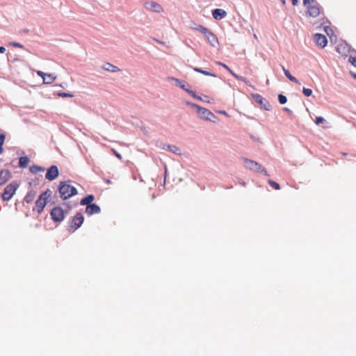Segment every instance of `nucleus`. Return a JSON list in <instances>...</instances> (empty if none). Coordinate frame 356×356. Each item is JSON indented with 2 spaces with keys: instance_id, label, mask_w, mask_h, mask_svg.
<instances>
[{
  "instance_id": "obj_1",
  "label": "nucleus",
  "mask_w": 356,
  "mask_h": 356,
  "mask_svg": "<svg viewBox=\"0 0 356 356\" xmlns=\"http://www.w3.org/2000/svg\"><path fill=\"white\" fill-rule=\"evenodd\" d=\"M58 191L60 197L67 200L76 195V188L71 184V181H61L59 185Z\"/></svg>"
},
{
  "instance_id": "obj_2",
  "label": "nucleus",
  "mask_w": 356,
  "mask_h": 356,
  "mask_svg": "<svg viewBox=\"0 0 356 356\" xmlns=\"http://www.w3.org/2000/svg\"><path fill=\"white\" fill-rule=\"evenodd\" d=\"M51 195V191L49 189L43 192L35 201V208L33 209V211L35 210L38 214H40L47 205Z\"/></svg>"
},
{
  "instance_id": "obj_3",
  "label": "nucleus",
  "mask_w": 356,
  "mask_h": 356,
  "mask_svg": "<svg viewBox=\"0 0 356 356\" xmlns=\"http://www.w3.org/2000/svg\"><path fill=\"white\" fill-rule=\"evenodd\" d=\"M243 162L246 168L255 172H263L266 176L268 175L266 170L257 162L246 158L243 159Z\"/></svg>"
},
{
  "instance_id": "obj_4",
  "label": "nucleus",
  "mask_w": 356,
  "mask_h": 356,
  "mask_svg": "<svg viewBox=\"0 0 356 356\" xmlns=\"http://www.w3.org/2000/svg\"><path fill=\"white\" fill-rule=\"evenodd\" d=\"M305 6L307 7V13L312 17H317L322 13V8L317 1L309 3Z\"/></svg>"
},
{
  "instance_id": "obj_5",
  "label": "nucleus",
  "mask_w": 356,
  "mask_h": 356,
  "mask_svg": "<svg viewBox=\"0 0 356 356\" xmlns=\"http://www.w3.org/2000/svg\"><path fill=\"white\" fill-rule=\"evenodd\" d=\"M84 218L80 213H76L72 219L69 225L68 230L70 232H74L79 228L83 224Z\"/></svg>"
},
{
  "instance_id": "obj_6",
  "label": "nucleus",
  "mask_w": 356,
  "mask_h": 356,
  "mask_svg": "<svg viewBox=\"0 0 356 356\" xmlns=\"http://www.w3.org/2000/svg\"><path fill=\"white\" fill-rule=\"evenodd\" d=\"M19 185L17 184L11 183L6 186L4 188L3 193H2V199L4 201L10 200L13 195L15 194Z\"/></svg>"
},
{
  "instance_id": "obj_7",
  "label": "nucleus",
  "mask_w": 356,
  "mask_h": 356,
  "mask_svg": "<svg viewBox=\"0 0 356 356\" xmlns=\"http://www.w3.org/2000/svg\"><path fill=\"white\" fill-rule=\"evenodd\" d=\"M65 211L60 207H54L51 211V216L54 222H61L65 218Z\"/></svg>"
},
{
  "instance_id": "obj_8",
  "label": "nucleus",
  "mask_w": 356,
  "mask_h": 356,
  "mask_svg": "<svg viewBox=\"0 0 356 356\" xmlns=\"http://www.w3.org/2000/svg\"><path fill=\"white\" fill-rule=\"evenodd\" d=\"M197 107L198 108V115L202 119L213 122L215 121L214 119H216V117L209 110L200 107V106H197Z\"/></svg>"
},
{
  "instance_id": "obj_9",
  "label": "nucleus",
  "mask_w": 356,
  "mask_h": 356,
  "mask_svg": "<svg viewBox=\"0 0 356 356\" xmlns=\"http://www.w3.org/2000/svg\"><path fill=\"white\" fill-rule=\"evenodd\" d=\"M207 41L212 46L216 47L218 44V39L217 36L209 29H207L205 33L203 34Z\"/></svg>"
},
{
  "instance_id": "obj_10",
  "label": "nucleus",
  "mask_w": 356,
  "mask_h": 356,
  "mask_svg": "<svg viewBox=\"0 0 356 356\" xmlns=\"http://www.w3.org/2000/svg\"><path fill=\"white\" fill-rule=\"evenodd\" d=\"M37 74L42 78L43 83L44 84H51L56 79V76H54L52 74L44 73L40 70L36 71Z\"/></svg>"
},
{
  "instance_id": "obj_11",
  "label": "nucleus",
  "mask_w": 356,
  "mask_h": 356,
  "mask_svg": "<svg viewBox=\"0 0 356 356\" xmlns=\"http://www.w3.org/2000/svg\"><path fill=\"white\" fill-rule=\"evenodd\" d=\"M59 175L58 168L56 165H51L45 175V178L49 181H53Z\"/></svg>"
},
{
  "instance_id": "obj_12",
  "label": "nucleus",
  "mask_w": 356,
  "mask_h": 356,
  "mask_svg": "<svg viewBox=\"0 0 356 356\" xmlns=\"http://www.w3.org/2000/svg\"><path fill=\"white\" fill-rule=\"evenodd\" d=\"M314 40L318 47L321 48H323L326 46L327 43V40L325 35L320 33H316L314 36Z\"/></svg>"
},
{
  "instance_id": "obj_13",
  "label": "nucleus",
  "mask_w": 356,
  "mask_h": 356,
  "mask_svg": "<svg viewBox=\"0 0 356 356\" xmlns=\"http://www.w3.org/2000/svg\"><path fill=\"white\" fill-rule=\"evenodd\" d=\"M145 7L146 8V9L156 12V13H161L163 11L162 6L160 4H159L158 3L154 2V1L146 2L145 3Z\"/></svg>"
},
{
  "instance_id": "obj_14",
  "label": "nucleus",
  "mask_w": 356,
  "mask_h": 356,
  "mask_svg": "<svg viewBox=\"0 0 356 356\" xmlns=\"http://www.w3.org/2000/svg\"><path fill=\"white\" fill-rule=\"evenodd\" d=\"M217 65H220V66H222L223 68H225V70H227L234 78H236V79L238 80H240V81H242L243 82H245V83H248V81L247 79L243 77V76H239L236 74H235L227 65H225V63H221V62H217L216 63Z\"/></svg>"
},
{
  "instance_id": "obj_15",
  "label": "nucleus",
  "mask_w": 356,
  "mask_h": 356,
  "mask_svg": "<svg viewBox=\"0 0 356 356\" xmlns=\"http://www.w3.org/2000/svg\"><path fill=\"white\" fill-rule=\"evenodd\" d=\"M11 178V173L8 170H1L0 171V186L6 184Z\"/></svg>"
},
{
  "instance_id": "obj_16",
  "label": "nucleus",
  "mask_w": 356,
  "mask_h": 356,
  "mask_svg": "<svg viewBox=\"0 0 356 356\" xmlns=\"http://www.w3.org/2000/svg\"><path fill=\"white\" fill-rule=\"evenodd\" d=\"M100 211V207L96 204H90L86 208V213L89 216L99 213Z\"/></svg>"
},
{
  "instance_id": "obj_17",
  "label": "nucleus",
  "mask_w": 356,
  "mask_h": 356,
  "mask_svg": "<svg viewBox=\"0 0 356 356\" xmlns=\"http://www.w3.org/2000/svg\"><path fill=\"white\" fill-rule=\"evenodd\" d=\"M212 15L216 20H220L227 16V12L220 8L214 9L212 11Z\"/></svg>"
},
{
  "instance_id": "obj_18",
  "label": "nucleus",
  "mask_w": 356,
  "mask_h": 356,
  "mask_svg": "<svg viewBox=\"0 0 356 356\" xmlns=\"http://www.w3.org/2000/svg\"><path fill=\"white\" fill-rule=\"evenodd\" d=\"M102 68L106 71L112 72H116L120 70L117 66L113 65V64L109 63H104L102 66Z\"/></svg>"
},
{
  "instance_id": "obj_19",
  "label": "nucleus",
  "mask_w": 356,
  "mask_h": 356,
  "mask_svg": "<svg viewBox=\"0 0 356 356\" xmlns=\"http://www.w3.org/2000/svg\"><path fill=\"white\" fill-rule=\"evenodd\" d=\"M35 196H36V192L34 191H31L29 193H27V194L26 195V196L24 198V201L25 202H26L27 204L31 203L35 200Z\"/></svg>"
},
{
  "instance_id": "obj_20",
  "label": "nucleus",
  "mask_w": 356,
  "mask_h": 356,
  "mask_svg": "<svg viewBox=\"0 0 356 356\" xmlns=\"http://www.w3.org/2000/svg\"><path fill=\"white\" fill-rule=\"evenodd\" d=\"M191 28L193 30L200 31L202 34H204L207 29V28L202 26L201 24H196L195 22H193L191 24Z\"/></svg>"
},
{
  "instance_id": "obj_21",
  "label": "nucleus",
  "mask_w": 356,
  "mask_h": 356,
  "mask_svg": "<svg viewBox=\"0 0 356 356\" xmlns=\"http://www.w3.org/2000/svg\"><path fill=\"white\" fill-rule=\"evenodd\" d=\"M95 200L93 195H88L81 200V205H89Z\"/></svg>"
},
{
  "instance_id": "obj_22",
  "label": "nucleus",
  "mask_w": 356,
  "mask_h": 356,
  "mask_svg": "<svg viewBox=\"0 0 356 356\" xmlns=\"http://www.w3.org/2000/svg\"><path fill=\"white\" fill-rule=\"evenodd\" d=\"M283 72L285 74V76L291 81L300 84V82L298 80L293 76H292L290 73V72L286 70L284 67H282Z\"/></svg>"
},
{
  "instance_id": "obj_23",
  "label": "nucleus",
  "mask_w": 356,
  "mask_h": 356,
  "mask_svg": "<svg viewBox=\"0 0 356 356\" xmlns=\"http://www.w3.org/2000/svg\"><path fill=\"white\" fill-rule=\"evenodd\" d=\"M29 159L27 156H22L19 158V165L22 168H26L29 163Z\"/></svg>"
},
{
  "instance_id": "obj_24",
  "label": "nucleus",
  "mask_w": 356,
  "mask_h": 356,
  "mask_svg": "<svg viewBox=\"0 0 356 356\" xmlns=\"http://www.w3.org/2000/svg\"><path fill=\"white\" fill-rule=\"evenodd\" d=\"M194 71L197 72H199V73H201V74H203L204 75H207V76H213V77H215L216 76V74L210 72H208V71H206V70H203L200 68H198V67H194L193 68Z\"/></svg>"
},
{
  "instance_id": "obj_25",
  "label": "nucleus",
  "mask_w": 356,
  "mask_h": 356,
  "mask_svg": "<svg viewBox=\"0 0 356 356\" xmlns=\"http://www.w3.org/2000/svg\"><path fill=\"white\" fill-rule=\"evenodd\" d=\"M30 170L33 173H38L40 172H43L44 170V168L38 165H32L30 168Z\"/></svg>"
},
{
  "instance_id": "obj_26",
  "label": "nucleus",
  "mask_w": 356,
  "mask_h": 356,
  "mask_svg": "<svg viewBox=\"0 0 356 356\" xmlns=\"http://www.w3.org/2000/svg\"><path fill=\"white\" fill-rule=\"evenodd\" d=\"M315 123L317 124V125H320L321 124H325L327 123V121L325 118H323V117H316L315 118Z\"/></svg>"
},
{
  "instance_id": "obj_27",
  "label": "nucleus",
  "mask_w": 356,
  "mask_h": 356,
  "mask_svg": "<svg viewBox=\"0 0 356 356\" xmlns=\"http://www.w3.org/2000/svg\"><path fill=\"white\" fill-rule=\"evenodd\" d=\"M268 184L273 187L274 188L275 190H280V184L278 183H277L276 181H273L271 179H269L268 181Z\"/></svg>"
},
{
  "instance_id": "obj_28",
  "label": "nucleus",
  "mask_w": 356,
  "mask_h": 356,
  "mask_svg": "<svg viewBox=\"0 0 356 356\" xmlns=\"http://www.w3.org/2000/svg\"><path fill=\"white\" fill-rule=\"evenodd\" d=\"M278 101L280 104H284L287 102V98L286 96L280 94L278 95Z\"/></svg>"
},
{
  "instance_id": "obj_29",
  "label": "nucleus",
  "mask_w": 356,
  "mask_h": 356,
  "mask_svg": "<svg viewBox=\"0 0 356 356\" xmlns=\"http://www.w3.org/2000/svg\"><path fill=\"white\" fill-rule=\"evenodd\" d=\"M58 96L60 97H73L74 95L72 93H67L64 92H58Z\"/></svg>"
},
{
  "instance_id": "obj_30",
  "label": "nucleus",
  "mask_w": 356,
  "mask_h": 356,
  "mask_svg": "<svg viewBox=\"0 0 356 356\" xmlns=\"http://www.w3.org/2000/svg\"><path fill=\"white\" fill-rule=\"evenodd\" d=\"M302 92L306 97H309L312 94V90L309 88H303Z\"/></svg>"
},
{
  "instance_id": "obj_31",
  "label": "nucleus",
  "mask_w": 356,
  "mask_h": 356,
  "mask_svg": "<svg viewBox=\"0 0 356 356\" xmlns=\"http://www.w3.org/2000/svg\"><path fill=\"white\" fill-rule=\"evenodd\" d=\"M348 61L355 67H356V54L355 56L351 55L348 58Z\"/></svg>"
},
{
  "instance_id": "obj_32",
  "label": "nucleus",
  "mask_w": 356,
  "mask_h": 356,
  "mask_svg": "<svg viewBox=\"0 0 356 356\" xmlns=\"http://www.w3.org/2000/svg\"><path fill=\"white\" fill-rule=\"evenodd\" d=\"M168 149L174 153H177L179 151V149L175 145H169Z\"/></svg>"
},
{
  "instance_id": "obj_33",
  "label": "nucleus",
  "mask_w": 356,
  "mask_h": 356,
  "mask_svg": "<svg viewBox=\"0 0 356 356\" xmlns=\"http://www.w3.org/2000/svg\"><path fill=\"white\" fill-rule=\"evenodd\" d=\"M186 91L189 94L191 95L193 98L195 99H202L201 97L197 96L195 93V92H193V90H186Z\"/></svg>"
},
{
  "instance_id": "obj_34",
  "label": "nucleus",
  "mask_w": 356,
  "mask_h": 356,
  "mask_svg": "<svg viewBox=\"0 0 356 356\" xmlns=\"http://www.w3.org/2000/svg\"><path fill=\"white\" fill-rule=\"evenodd\" d=\"M112 152L113 153V154L118 158L120 160H122V157L121 156L120 154H119L115 149H112Z\"/></svg>"
},
{
  "instance_id": "obj_35",
  "label": "nucleus",
  "mask_w": 356,
  "mask_h": 356,
  "mask_svg": "<svg viewBox=\"0 0 356 356\" xmlns=\"http://www.w3.org/2000/svg\"><path fill=\"white\" fill-rule=\"evenodd\" d=\"M6 136L4 134H0V145L3 146L5 141Z\"/></svg>"
},
{
  "instance_id": "obj_36",
  "label": "nucleus",
  "mask_w": 356,
  "mask_h": 356,
  "mask_svg": "<svg viewBox=\"0 0 356 356\" xmlns=\"http://www.w3.org/2000/svg\"><path fill=\"white\" fill-rule=\"evenodd\" d=\"M177 83V85L181 88L182 89H184V90H188L187 88H185V85L182 84L181 82L180 81H179L178 79H175Z\"/></svg>"
},
{
  "instance_id": "obj_37",
  "label": "nucleus",
  "mask_w": 356,
  "mask_h": 356,
  "mask_svg": "<svg viewBox=\"0 0 356 356\" xmlns=\"http://www.w3.org/2000/svg\"><path fill=\"white\" fill-rule=\"evenodd\" d=\"M10 44L15 47L23 48V45L18 42H11Z\"/></svg>"
},
{
  "instance_id": "obj_38",
  "label": "nucleus",
  "mask_w": 356,
  "mask_h": 356,
  "mask_svg": "<svg viewBox=\"0 0 356 356\" xmlns=\"http://www.w3.org/2000/svg\"><path fill=\"white\" fill-rule=\"evenodd\" d=\"M315 1H316L315 0H303V3L305 6H307V4L315 2Z\"/></svg>"
},
{
  "instance_id": "obj_39",
  "label": "nucleus",
  "mask_w": 356,
  "mask_h": 356,
  "mask_svg": "<svg viewBox=\"0 0 356 356\" xmlns=\"http://www.w3.org/2000/svg\"><path fill=\"white\" fill-rule=\"evenodd\" d=\"M6 51V48L4 47H0V53L3 54Z\"/></svg>"
},
{
  "instance_id": "obj_40",
  "label": "nucleus",
  "mask_w": 356,
  "mask_h": 356,
  "mask_svg": "<svg viewBox=\"0 0 356 356\" xmlns=\"http://www.w3.org/2000/svg\"><path fill=\"white\" fill-rule=\"evenodd\" d=\"M259 97L260 98V99L259 100V102L260 104H262L263 102H266L265 99L262 98L261 96H259Z\"/></svg>"
},
{
  "instance_id": "obj_41",
  "label": "nucleus",
  "mask_w": 356,
  "mask_h": 356,
  "mask_svg": "<svg viewBox=\"0 0 356 356\" xmlns=\"http://www.w3.org/2000/svg\"><path fill=\"white\" fill-rule=\"evenodd\" d=\"M298 0H291L292 4L296 6L298 3Z\"/></svg>"
},
{
  "instance_id": "obj_42",
  "label": "nucleus",
  "mask_w": 356,
  "mask_h": 356,
  "mask_svg": "<svg viewBox=\"0 0 356 356\" xmlns=\"http://www.w3.org/2000/svg\"><path fill=\"white\" fill-rule=\"evenodd\" d=\"M207 99H208V97L207 96H204V98L202 99L201 100L204 101V102H209Z\"/></svg>"
},
{
  "instance_id": "obj_43",
  "label": "nucleus",
  "mask_w": 356,
  "mask_h": 356,
  "mask_svg": "<svg viewBox=\"0 0 356 356\" xmlns=\"http://www.w3.org/2000/svg\"><path fill=\"white\" fill-rule=\"evenodd\" d=\"M284 110L289 113H291V111L287 108H284Z\"/></svg>"
},
{
  "instance_id": "obj_44",
  "label": "nucleus",
  "mask_w": 356,
  "mask_h": 356,
  "mask_svg": "<svg viewBox=\"0 0 356 356\" xmlns=\"http://www.w3.org/2000/svg\"><path fill=\"white\" fill-rule=\"evenodd\" d=\"M3 152V147L0 145V154Z\"/></svg>"
},
{
  "instance_id": "obj_45",
  "label": "nucleus",
  "mask_w": 356,
  "mask_h": 356,
  "mask_svg": "<svg viewBox=\"0 0 356 356\" xmlns=\"http://www.w3.org/2000/svg\"><path fill=\"white\" fill-rule=\"evenodd\" d=\"M106 181L107 184H111V181L109 179H107Z\"/></svg>"
},
{
  "instance_id": "obj_46",
  "label": "nucleus",
  "mask_w": 356,
  "mask_h": 356,
  "mask_svg": "<svg viewBox=\"0 0 356 356\" xmlns=\"http://www.w3.org/2000/svg\"><path fill=\"white\" fill-rule=\"evenodd\" d=\"M337 51H338L339 53H340V47H337Z\"/></svg>"
},
{
  "instance_id": "obj_47",
  "label": "nucleus",
  "mask_w": 356,
  "mask_h": 356,
  "mask_svg": "<svg viewBox=\"0 0 356 356\" xmlns=\"http://www.w3.org/2000/svg\"><path fill=\"white\" fill-rule=\"evenodd\" d=\"M282 2H283V3H284V2H285V0H282Z\"/></svg>"
},
{
  "instance_id": "obj_48",
  "label": "nucleus",
  "mask_w": 356,
  "mask_h": 356,
  "mask_svg": "<svg viewBox=\"0 0 356 356\" xmlns=\"http://www.w3.org/2000/svg\"><path fill=\"white\" fill-rule=\"evenodd\" d=\"M354 77L356 79V74L354 75Z\"/></svg>"
}]
</instances>
